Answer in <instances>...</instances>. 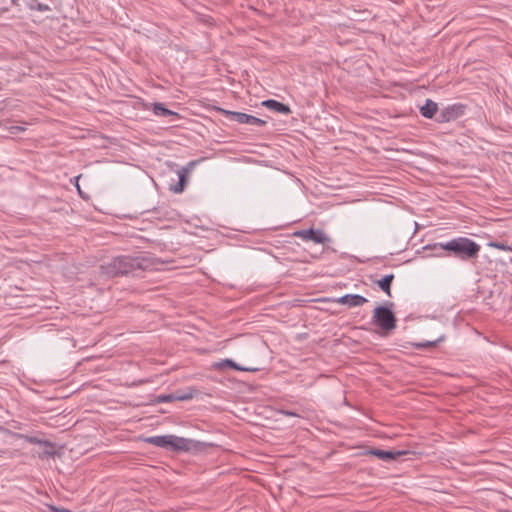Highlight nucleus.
Listing matches in <instances>:
<instances>
[{
	"mask_svg": "<svg viewBox=\"0 0 512 512\" xmlns=\"http://www.w3.org/2000/svg\"><path fill=\"white\" fill-rule=\"evenodd\" d=\"M100 275L105 278L122 276L121 270L118 268L117 257L100 266Z\"/></svg>",
	"mask_w": 512,
	"mask_h": 512,
	"instance_id": "ddd939ff",
	"label": "nucleus"
},
{
	"mask_svg": "<svg viewBox=\"0 0 512 512\" xmlns=\"http://www.w3.org/2000/svg\"><path fill=\"white\" fill-rule=\"evenodd\" d=\"M145 442L160 448L171 449L174 451L187 452L195 447L193 440L175 435L150 436L145 439Z\"/></svg>",
	"mask_w": 512,
	"mask_h": 512,
	"instance_id": "f03ea898",
	"label": "nucleus"
},
{
	"mask_svg": "<svg viewBox=\"0 0 512 512\" xmlns=\"http://www.w3.org/2000/svg\"><path fill=\"white\" fill-rule=\"evenodd\" d=\"M197 393L198 390L195 387H187L184 390L173 392V396L175 401H187L191 400Z\"/></svg>",
	"mask_w": 512,
	"mask_h": 512,
	"instance_id": "dca6fc26",
	"label": "nucleus"
},
{
	"mask_svg": "<svg viewBox=\"0 0 512 512\" xmlns=\"http://www.w3.org/2000/svg\"><path fill=\"white\" fill-rule=\"evenodd\" d=\"M393 279L394 274H387L376 282L379 288L388 296H391V284Z\"/></svg>",
	"mask_w": 512,
	"mask_h": 512,
	"instance_id": "6ab92c4d",
	"label": "nucleus"
},
{
	"mask_svg": "<svg viewBox=\"0 0 512 512\" xmlns=\"http://www.w3.org/2000/svg\"><path fill=\"white\" fill-rule=\"evenodd\" d=\"M195 163L194 162H189L187 166L185 167H182L179 171H178V181L176 183H171L169 185V190L176 193V194H179V193H182L186 187V184H187V175L188 173L190 172L191 168L193 167Z\"/></svg>",
	"mask_w": 512,
	"mask_h": 512,
	"instance_id": "9d476101",
	"label": "nucleus"
},
{
	"mask_svg": "<svg viewBox=\"0 0 512 512\" xmlns=\"http://www.w3.org/2000/svg\"><path fill=\"white\" fill-rule=\"evenodd\" d=\"M24 5L32 11L47 12L51 10L48 4L41 3L39 0H24Z\"/></svg>",
	"mask_w": 512,
	"mask_h": 512,
	"instance_id": "aec40b11",
	"label": "nucleus"
},
{
	"mask_svg": "<svg viewBox=\"0 0 512 512\" xmlns=\"http://www.w3.org/2000/svg\"><path fill=\"white\" fill-rule=\"evenodd\" d=\"M420 113L424 118H436L438 112V105L431 99H426L424 105L420 107Z\"/></svg>",
	"mask_w": 512,
	"mask_h": 512,
	"instance_id": "2eb2a0df",
	"label": "nucleus"
},
{
	"mask_svg": "<svg viewBox=\"0 0 512 512\" xmlns=\"http://www.w3.org/2000/svg\"><path fill=\"white\" fill-rule=\"evenodd\" d=\"M76 187H77L79 193L81 194L80 186L78 185V183L76 184Z\"/></svg>",
	"mask_w": 512,
	"mask_h": 512,
	"instance_id": "a878e982",
	"label": "nucleus"
},
{
	"mask_svg": "<svg viewBox=\"0 0 512 512\" xmlns=\"http://www.w3.org/2000/svg\"><path fill=\"white\" fill-rule=\"evenodd\" d=\"M217 110L231 121H235L240 124H247L252 126H264L266 121L242 112L230 111L223 108H217Z\"/></svg>",
	"mask_w": 512,
	"mask_h": 512,
	"instance_id": "39448f33",
	"label": "nucleus"
},
{
	"mask_svg": "<svg viewBox=\"0 0 512 512\" xmlns=\"http://www.w3.org/2000/svg\"><path fill=\"white\" fill-rule=\"evenodd\" d=\"M392 302L387 305L377 306L373 310L372 322L376 324L384 333H389L396 328L397 319L391 307Z\"/></svg>",
	"mask_w": 512,
	"mask_h": 512,
	"instance_id": "7ed1b4c3",
	"label": "nucleus"
},
{
	"mask_svg": "<svg viewBox=\"0 0 512 512\" xmlns=\"http://www.w3.org/2000/svg\"><path fill=\"white\" fill-rule=\"evenodd\" d=\"M368 302V299L359 294H346L337 299V303L349 308L359 307Z\"/></svg>",
	"mask_w": 512,
	"mask_h": 512,
	"instance_id": "9b49d317",
	"label": "nucleus"
},
{
	"mask_svg": "<svg viewBox=\"0 0 512 512\" xmlns=\"http://www.w3.org/2000/svg\"><path fill=\"white\" fill-rule=\"evenodd\" d=\"M152 111L156 116L159 117H168V116H178L177 112H174L172 110H169L164 106V104L160 102H155L152 104Z\"/></svg>",
	"mask_w": 512,
	"mask_h": 512,
	"instance_id": "f3484780",
	"label": "nucleus"
},
{
	"mask_svg": "<svg viewBox=\"0 0 512 512\" xmlns=\"http://www.w3.org/2000/svg\"><path fill=\"white\" fill-rule=\"evenodd\" d=\"M173 401H175L173 393L160 394V395H158L156 397V402L157 403H170V402H173Z\"/></svg>",
	"mask_w": 512,
	"mask_h": 512,
	"instance_id": "4be33fe9",
	"label": "nucleus"
},
{
	"mask_svg": "<svg viewBox=\"0 0 512 512\" xmlns=\"http://www.w3.org/2000/svg\"><path fill=\"white\" fill-rule=\"evenodd\" d=\"M262 105L283 115H288L291 113V109L288 105L274 99L265 100L262 102Z\"/></svg>",
	"mask_w": 512,
	"mask_h": 512,
	"instance_id": "4468645a",
	"label": "nucleus"
},
{
	"mask_svg": "<svg viewBox=\"0 0 512 512\" xmlns=\"http://www.w3.org/2000/svg\"><path fill=\"white\" fill-rule=\"evenodd\" d=\"M293 236L303 241H312L315 244H326L331 241L330 237L321 229H301L293 233Z\"/></svg>",
	"mask_w": 512,
	"mask_h": 512,
	"instance_id": "0eeeda50",
	"label": "nucleus"
},
{
	"mask_svg": "<svg viewBox=\"0 0 512 512\" xmlns=\"http://www.w3.org/2000/svg\"><path fill=\"white\" fill-rule=\"evenodd\" d=\"M365 455L375 456L383 461L391 462L399 457L407 454L404 450H382L378 448H370L364 452Z\"/></svg>",
	"mask_w": 512,
	"mask_h": 512,
	"instance_id": "6e6552de",
	"label": "nucleus"
},
{
	"mask_svg": "<svg viewBox=\"0 0 512 512\" xmlns=\"http://www.w3.org/2000/svg\"><path fill=\"white\" fill-rule=\"evenodd\" d=\"M11 3H12L14 6L21 7V6H22V3H24V0H11Z\"/></svg>",
	"mask_w": 512,
	"mask_h": 512,
	"instance_id": "393cba45",
	"label": "nucleus"
},
{
	"mask_svg": "<svg viewBox=\"0 0 512 512\" xmlns=\"http://www.w3.org/2000/svg\"><path fill=\"white\" fill-rule=\"evenodd\" d=\"M488 246L502 251L512 252V244H508L507 242L491 241L488 243Z\"/></svg>",
	"mask_w": 512,
	"mask_h": 512,
	"instance_id": "412c9836",
	"label": "nucleus"
},
{
	"mask_svg": "<svg viewBox=\"0 0 512 512\" xmlns=\"http://www.w3.org/2000/svg\"><path fill=\"white\" fill-rule=\"evenodd\" d=\"M480 245L468 237H456L447 242L428 244L424 250L446 251L448 257H454L461 261H470L478 258Z\"/></svg>",
	"mask_w": 512,
	"mask_h": 512,
	"instance_id": "f257e3e1",
	"label": "nucleus"
},
{
	"mask_svg": "<svg viewBox=\"0 0 512 512\" xmlns=\"http://www.w3.org/2000/svg\"><path fill=\"white\" fill-rule=\"evenodd\" d=\"M280 413L285 415V416L299 417L298 413H296L294 411H290V410H281Z\"/></svg>",
	"mask_w": 512,
	"mask_h": 512,
	"instance_id": "5701e85b",
	"label": "nucleus"
},
{
	"mask_svg": "<svg viewBox=\"0 0 512 512\" xmlns=\"http://www.w3.org/2000/svg\"><path fill=\"white\" fill-rule=\"evenodd\" d=\"M431 251H432V255L436 256V257L447 256V252L446 251H441V250H431Z\"/></svg>",
	"mask_w": 512,
	"mask_h": 512,
	"instance_id": "b1692460",
	"label": "nucleus"
},
{
	"mask_svg": "<svg viewBox=\"0 0 512 512\" xmlns=\"http://www.w3.org/2000/svg\"><path fill=\"white\" fill-rule=\"evenodd\" d=\"M212 367L215 370L233 369V370H236V371H247V372L257 371L256 368H248V367L240 366L239 364L234 362L232 359H222V360H220L218 362H214L212 364Z\"/></svg>",
	"mask_w": 512,
	"mask_h": 512,
	"instance_id": "f8f14e48",
	"label": "nucleus"
},
{
	"mask_svg": "<svg viewBox=\"0 0 512 512\" xmlns=\"http://www.w3.org/2000/svg\"><path fill=\"white\" fill-rule=\"evenodd\" d=\"M13 435H14V437H16L18 439H24L25 441H27L30 444L43 445V446L47 447L48 449L43 451L41 457H46V458L54 457L55 450H54V444L52 442H50L48 440L39 439L35 436L24 435L21 433H14Z\"/></svg>",
	"mask_w": 512,
	"mask_h": 512,
	"instance_id": "1a4fd4ad",
	"label": "nucleus"
},
{
	"mask_svg": "<svg viewBox=\"0 0 512 512\" xmlns=\"http://www.w3.org/2000/svg\"><path fill=\"white\" fill-rule=\"evenodd\" d=\"M467 106L462 103H454L447 105L439 111L436 116V122L446 123L454 121L465 114Z\"/></svg>",
	"mask_w": 512,
	"mask_h": 512,
	"instance_id": "423d86ee",
	"label": "nucleus"
},
{
	"mask_svg": "<svg viewBox=\"0 0 512 512\" xmlns=\"http://www.w3.org/2000/svg\"><path fill=\"white\" fill-rule=\"evenodd\" d=\"M446 336L444 334L440 335L437 339L431 341H422L412 343V346L416 349L423 350L436 347L441 342L445 341Z\"/></svg>",
	"mask_w": 512,
	"mask_h": 512,
	"instance_id": "a211bd4d",
	"label": "nucleus"
},
{
	"mask_svg": "<svg viewBox=\"0 0 512 512\" xmlns=\"http://www.w3.org/2000/svg\"><path fill=\"white\" fill-rule=\"evenodd\" d=\"M118 268H120L122 276L133 274L137 271H142L147 267V260L143 257H132V256H118L117 257Z\"/></svg>",
	"mask_w": 512,
	"mask_h": 512,
	"instance_id": "20e7f679",
	"label": "nucleus"
}]
</instances>
